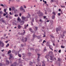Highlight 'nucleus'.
Segmentation results:
<instances>
[{
  "mask_svg": "<svg viewBox=\"0 0 66 66\" xmlns=\"http://www.w3.org/2000/svg\"><path fill=\"white\" fill-rule=\"evenodd\" d=\"M50 54L51 55V56L50 57L51 58L50 60H51L53 61V58L54 57V55L53 54V52H52V51H51V52H50Z\"/></svg>",
  "mask_w": 66,
  "mask_h": 66,
  "instance_id": "f257e3e1",
  "label": "nucleus"
},
{
  "mask_svg": "<svg viewBox=\"0 0 66 66\" xmlns=\"http://www.w3.org/2000/svg\"><path fill=\"white\" fill-rule=\"evenodd\" d=\"M53 20H50V24L51 26V28L50 29H52V28H53V25H52V24H53Z\"/></svg>",
  "mask_w": 66,
  "mask_h": 66,
  "instance_id": "f03ea898",
  "label": "nucleus"
},
{
  "mask_svg": "<svg viewBox=\"0 0 66 66\" xmlns=\"http://www.w3.org/2000/svg\"><path fill=\"white\" fill-rule=\"evenodd\" d=\"M61 27H60V28H56V32H57V33L59 34V32H60V31H61Z\"/></svg>",
  "mask_w": 66,
  "mask_h": 66,
  "instance_id": "7ed1b4c3",
  "label": "nucleus"
},
{
  "mask_svg": "<svg viewBox=\"0 0 66 66\" xmlns=\"http://www.w3.org/2000/svg\"><path fill=\"white\" fill-rule=\"evenodd\" d=\"M21 18L22 20H24L25 21H27L28 20V19L23 16H22Z\"/></svg>",
  "mask_w": 66,
  "mask_h": 66,
  "instance_id": "20e7f679",
  "label": "nucleus"
},
{
  "mask_svg": "<svg viewBox=\"0 0 66 66\" xmlns=\"http://www.w3.org/2000/svg\"><path fill=\"white\" fill-rule=\"evenodd\" d=\"M20 11H23V12H25L24 10L23 9V8L22 7V6H21V7H20Z\"/></svg>",
  "mask_w": 66,
  "mask_h": 66,
  "instance_id": "39448f33",
  "label": "nucleus"
},
{
  "mask_svg": "<svg viewBox=\"0 0 66 66\" xmlns=\"http://www.w3.org/2000/svg\"><path fill=\"white\" fill-rule=\"evenodd\" d=\"M24 39L25 40H24V39H22V41L23 42H27V38H25Z\"/></svg>",
  "mask_w": 66,
  "mask_h": 66,
  "instance_id": "423d86ee",
  "label": "nucleus"
},
{
  "mask_svg": "<svg viewBox=\"0 0 66 66\" xmlns=\"http://www.w3.org/2000/svg\"><path fill=\"white\" fill-rule=\"evenodd\" d=\"M22 28V26H20V25L19 24L18 25V28L19 29H21Z\"/></svg>",
  "mask_w": 66,
  "mask_h": 66,
  "instance_id": "0eeeda50",
  "label": "nucleus"
},
{
  "mask_svg": "<svg viewBox=\"0 0 66 66\" xmlns=\"http://www.w3.org/2000/svg\"><path fill=\"white\" fill-rule=\"evenodd\" d=\"M13 64H11V66H15L17 64V63L16 62L13 63Z\"/></svg>",
  "mask_w": 66,
  "mask_h": 66,
  "instance_id": "6e6552de",
  "label": "nucleus"
},
{
  "mask_svg": "<svg viewBox=\"0 0 66 66\" xmlns=\"http://www.w3.org/2000/svg\"><path fill=\"white\" fill-rule=\"evenodd\" d=\"M47 46H49V48H50V43L49 42V41L47 42Z\"/></svg>",
  "mask_w": 66,
  "mask_h": 66,
  "instance_id": "1a4fd4ad",
  "label": "nucleus"
},
{
  "mask_svg": "<svg viewBox=\"0 0 66 66\" xmlns=\"http://www.w3.org/2000/svg\"><path fill=\"white\" fill-rule=\"evenodd\" d=\"M45 57L48 59L49 57V54L47 55L46 56H45Z\"/></svg>",
  "mask_w": 66,
  "mask_h": 66,
  "instance_id": "9d476101",
  "label": "nucleus"
},
{
  "mask_svg": "<svg viewBox=\"0 0 66 66\" xmlns=\"http://www.w3.org/2000/svg\"><path fill=\"white\" fill-rule=\"evenodd\" d=\"M0 46H1V47H3L4 46V43L2 42V43L1 44V45H0Z\"/></svg>",
  "mask_w": 66,
  "mask_h": 66,
  "instance_id": "9b49d317",
  "label": "nucleus"
},
{
  "mask_svg": "<svg viewBox=\"0 0 66 66\" xmlns=\"http://www.w3.org/2000/svg\"><path fill=\"white\" fill-rule=\"evenodd\" d=\"M29 31H30L31 32H33V30H32V29L30 28H29Z\"/></svg>",
  "mask_w": 66,
  "mask_h": 66,
  "instance_id": "f8f14e48",
  "label": "nucleus"
},
{
  "mask_svg": "<svg viewBox=\"0 0 66 66\" xmlns=\"http://www.w3.org/2000/svg\"><path fill=\"white\" fill-rule=\"evenodd\" d=\"M9 55L10 56V57L9 58V60H10L11 58H12V57H13V56L11 54H10Z\"/></svg>",
  "mask_w": 66,
  "mask_h": 66,
  "instance_id": "ddd939ff",
  "label": "nucleus"
},
{
  "mask_svg": "<svg viewBox=\"0 0 66 66\" xmlns=\"http://www.w3.org/2000/svg\"><path fill=\"white\" fill-rule=\"evenodd\" d=\"M12 11H14L15 10V8L14 7H12Z\"/></svg>",
  "mask_w": 66,
  "mask_h": 66,
  "instance_id": "4468645a",
  "label": "nucleus"
},
{
  "mask_svg": "<svg viewBox=\"0 0 66 66\" xmlns=\"http://www.w3.org/2000/svg\"><path fill=\"white\" fill-rule=\"evenodd\" d=\"M52 19H55V16L54 15L52 16Z\"/></svg>",
  "mask_w": 66,
  "mask_h": 66,
  "instance_id": "2eb2a0df",
  "label": "nucleus"
},
{
  "mask_svg": "<svg viewBox=\"0 0 66 66\" xmlns=\"http://www.w3.org/2000/svg\"><path fill=\"white\" fill-rule=\"evenodd\" d=\"M2 20V22H3V23H5V21H4V20L3 19H1Z\"/></svg>",
  "mask_w": 66,
  "mask_h": 66,
  "instance_id": "dca6fc26",
  "label": "nucleus"
},
{
  "mask_svg": "<svg viewBox=\"0 0 66 66\" xmlns=\"http://www.w3.org/2000/svg\"><path fill=\"white\" fill-rule=\"evenodd\" d=\"M37 29H38V27H36L35 29V31H37Z\"/></svg>",
  "mask_w": 66,
  "mask_h": 66,
  "instance_id": "f3484780",
  "label": "nucleus"
},
{
  "mask_svg": "<svg viewBox=\"0 0 66 66\" xmlns=\"http://www.w3.org/2000/svg\"><path fill=\"white\" fill-rule=\"evenodd\" d=\"M61 7L62 8H65V6L64 5H61Z\"/></svg>",
  "mask_w": 66,
  "mask_h": 66,
  "instance_id": "a211bd4d",
  "label": "nucleus"
},
{
  "mask_svg": "<svg viewBox=\"0 0 66 66\" xmlns=\"http://www.w3.org/2000/svg\"><path fill=\"white\" fill-rule=\"evenodd\" d=\"M6 64H9V61H8V60L6 61Z\"/></svg>",
  "mask_w": 66,
  "mask_h": 66,
  "instance_id": "6ab92c4d",
  "label": "nucleus"
},
{
  "mask_svg": "<svg viewBox=\"0 0 66 66\" xmlns=\"http://www.w3.org/2000/svg\"><path fill=\"white\" fill-rule=\"evenodd\" d=\"M11 53V51L10 50L8 52V54H9V53Z\"/></svg>",
  "mask_w": 66,
  "mask_h": 66,
  "instance_id": "aec40b11",
  "label": "nucleus"
},
{
  "mask_svg": "<svg viewBox=\"0 0 66 66\" xmlns=\"http://www.w3.org/2000/svg\"><path fill=\"white\" fill-rule=\"evenodd\" d=\"M53 14L54 16V15H56V13L54 12H53L52 13Z\"/></svg>",
  "mask_w": 66,
  "mask_h": 66,
  "instance_id": "412c9836",
  "label": "nucleus"
},
{
  "mask_svg": "<svg viewBox=\"0 0 66 66\" xmlns=\"http://www.w3.org/2000/svg\"><path fill=\"white\" fill-rule=\"evenodd\" d=\"M10 46V45L8 43L7 44V45L6 46V48H7L8 47H9Z\"/></svg>",
  "mask_w": 66,
  "mask_h": 66,
  "instance_id": "4be33fe9",
  "label": "nucleus"
},
{
  "mask_svg": "<svg viewBox=\"0 0 66 66\" xmlns=\"http://www.w3.org/2000/svg\"><path fill=\"white\" fill-rule=\"evenodd\" d=\"M18 21H21V19H20L19 17H18Z\"/></svg>",
  "mask_w": 66,
  "mask_h": 66,
  "instance_id": "5701e85b",
  "label": "nucleus"
},
{
  "mask_svg": "<svg viewBox=\"0 0 66 66\" xmlns=\"http://www.w3.org/2000/svg\"><path fill=\"white\" fill-rule=\"evenodd\" d=\"M50 36H51L52 38H54V36H53V35H51Z\"/></svg>",
  "mask_w": 66,
  "mask_h": 66,
  "instance_id": "b1692460",
  "label": "nucleus"
},
{
  "mask_svg": "<svg viewBox=\"0 0 66 66\" xmlns=\"http://www.w3.org/2000/svg\"><path fill=\"white\" fill-rule=\"evenodd\" d=\"M46 43V41H45V40H43V44H44L45 43Z\"/></svg>",
  "mask_w": 66,
  "mask_h": 66,
  "instance_id": "393cba45",
  "label": "nucleus"
},
{
  "mask_svg": "<svg viewBox=\"0 0 66 66\" xmlns=\"http://www.w3.org/2000/svg\"><path fill=\"white\" fill-rule=\"evenodd\" d=\"M64 35H61V38H64Z\"/></svg>",
  "mask_w": 66,
  "mask_h": 66,
  "instance_id": "a878e982",
  "label": "nucleus"
},
{
  "mask_svg": "<svg viewBox=\"0 0 66 66\" xmlns=\"http://www.w3.org/2000/svg\"><path fill=\"white\" fill-rule=\"evenodd\" d=\"M61 48H65V46H63V45H62L61 46Z\"/></svg>",
  "mask_w": 66,
  "mask_h": 66,
  "instance_id": "bb28decb",
  "label": "nucleus"
},
{
  "mask_svg": "<svg viewBox=\"0 0 66 66\" xmlns=\"http://www.w3.org/2000/svg\"><path fill=\"white\" fill-rule=\"evenodd\" d=\"M4 11L5 13H6V9H4Z\"/></svg>",
  "mask_w": 66,
  "mask_h": 66,
  "instance_id": "cd10ccee",
  "label": "nucleus"
},
{
  "mask_svg": "<svg viewBox=\"0 0 66 66\" xmlns=\"http://www.w3.org/2000/svg\"><path fill=\"white\" fill-rule=\"evenodd\" d=\"M3 13L2 12V11H0V14H2Z\"/></svg>",
  "mask_w": 66,
  "mask_h": 66,
  "instance_id": "c85d7f7f",
  "label": "nucleus"
},
{
  "mask_svg": "<svg viewBox=\"0 0 66 66\" xmlns=\"http://www.w3.org/2000/svg\"><path fill=\"white\" fill-rule=\"evenodd\" d=\"M18 14H15L14 15V16L15 17H18Z\"/></svg>",
  "mask_w": 66,
  "mask_h": 66,
  "instance_id": "c756f323",
  "label": "nucleus"
},
{
  "mask_svg": "<svg viewBox=\"0 0 66 66\" xmlns=\"http://www.w3.org/2000/svg\"><path fill=\"white\" fill-rule=\"evenodd\" d=\"M0 66H3V64L1 63H0Z\"/></svg>",
  "mask_w": 66,
  "mask_h": 66,
  "instance_id": "7c9ffc66",
  "label": "nucleus"
},
{
  "mask_svg": "<svg viewBox=\"0 0 66 66\" xmlns=\"http://www.w3.org/2000/svg\"><path fill=\"white\" fill-rule=\"evenodd\" d=\"M22 22L23 23H24V21L23 20L21 21V23H22Z\"/></svg>",
  "mask_w": 66,
  "mask_h": 66,
  "instance_id": "2f4dec72",
  "label": "nucleus"
},
{
  "mask_svg": "<svg viewBox=\"0 0 66 66\" xmlns=\"http://www.w3.org/2000/svg\"><path fill=\"white\" fill-rule=\"evenodd\" d=\"M9 11H12V9H11V8H9Z\"/></svg>",
  "mask_w": 66,
  "mask_h": 66,
  "instance_id": "473e14b6",
  "label": "nucleus"
},
{
  "mask_svg": "<svg viewBox=\"0 0 66 66\" xmlns=\"http://www.w3.org/2000/svg\"><path fill=\"white\" fill-rule=\"evenodd\" d=\"M46 47H45L44 48V51H46V50H47L46 49Z\"/></svg>",
  "mask_w": 66,
  "mask_h": 66,
  "instance_id": "72a5a7b5",
  "label": "nucleus"
},
{
  "mask_svg": "<svg viewBox=\"0 0 66 66\" xmlns=\"http://www.w3.org/2000/svg\"><path fill=\"white\" fill-rule=\"evenodd\" d=\"M58 61H60V59L59 58V57L58 58Z\"/></svg>",
  "mask_w": 66,
  "mask_h": 66,
  "instance_id": "f704fd0d",
  "label": "nucleus"
},
{
  "mask_svg": "<svg viewBox=\"0 0 66 66\" xmlns=\"http://www.w3.org/2000/svg\"><path fill=\"white\" fill-rule=\"evenodd\" d=\"M35 36H36L34 35H34H33V37H35Z\"/></svg>",
  "mask_w": 66,
  "mask_h": 66,
  "instance_id": "c9c22d12",
  "label": "nucleus"
},
{
  "mask_svg": "<svg viewBox=\"0 0 66 66\" xmlns=\"http://www.w3.org/2000/svg\"><path fill=\"white\" fill-rule=\"evenodd\" d=\"M18 56H19V57H21V55H20V54H18Z\"/></svg>",
  "mask_w": 66,
  "mask_h": 66,
  "instance_id": "e433bc0d",
  "label": "nucleus"
},
{
  "mask_svg": "<svg viewBox=\"0 0 66 66\" xmlns=\"http://www.w3.org/2000/svg\"><path fill=\"white\" fill-rule=\"evenodd\" d=\"M54 1H53V0H51V3L52 2H53Z\"/></svg>",
  "mask_w": 66,
  "mask_h": 66,
  "instance_id": "4c0bfd02",
  "label": "nucleus"
},
{
  "mask_svg": "<svg viewBox=\"0 0 66 66\" xmlns=\"http://www.w3.org/2000/svg\"><path fill=\"white\" fill-rule=\"evenodd\" d=\"M21 46L22 47H23V46H24V45L23 44H21Z\"/></svg>",
  "mask_w": 66,
  "mask_h": 66,
  "instance_id": "58836bf2",
  "label": "nucleus"
},
{
  "mask_svg": "<svg viewBox=\"0 0 66 66\" xmlns=\"http://www.w3.org/2000/svg\"><path fill=\"white\" fill-rule=\"evenodd\" d=\"M58 16H60L61 15V13H58Z\"/></svg>",
  "mask_w": 66,
  "mask_h": 66,
  "instance_id": "ea45409f",
  "label": "nucleus"
},
{
  "mask_svg": "<svg viewBox=\"0 0 66 66\" xmlns=\"http://www.w3.org/2000/svg\"><path fill=\"white\" fill-rule=\"evenodd\" d=\"M61 50H59V53H61Z\"/></svg>",
  "mask_w": 66,
  "mask_h": 66,
  "instance_id": "a19ab883",
  "label": "nucleus"
},
{
  "mask_svg": "<svg viewBox=\"0 0 66 66\" xmlns=\"http://www.w3.org/2000/svg\"><path fill=\"white\" fill-rule=\"evenodd\" d=\"M50 49H51V50L53 51V49H52V48H50Z\"/></svg>",
  "mask_w": 66,
  "mask_h": 66,
  "instance_id": "79ce46f5",
  "label": "nucleus"
},
{
  "mask_svg": "<svg viewBox=\"0 0 66 66\" xmlns=\"http://www.w3.org/2000/svg\"><path fill=\"white\" fill-rule=\"evenodd\" d=\"M2 41H0V45L1 44V43H2Z\"/></svg>",
  "mask_w": 66,
  "mask_h": 66,
  "instance_id": "37998d69",
  "label": "nucleus"
},
{
  "mask_svg": "<svg viewBox=\"0 0 66 66\" xmlns=\"http://www.w3.org/2000/svg\"><path fill=\"white\" fill-rule=\"evenodd\" d=\"M6 15V14L4 13L3 14V16H5Z\"/></svg>",
  "mask_w": 66,
  "mask_h": 66,
  "instance_id": "c03bdc74",
  "label": "nucleus"
},
{
  "mask_svg": "<svg viewBox=\"0 0 66 66\" xmlns=\"http://www.w3.org/2000/svg\"><path fill=\"white\" fill-rule=\"evenodd\" d=\"M46 17L45 16H43V18H44V19H46Z\"/></svg>",
  "mask_w": 66,
  "mask_h": 66,
  "instance_id": "a18cd8bd",
  "label": "nucleus"
},
{
  "mask_svg": "<svg viewBox=\"0 0 66 66\" xmlns=\"http://www.w3.org/2000/svg\"><path fill=\"white\" fill-rule=\"evenodd\" d=\"M19 16H20V17H21V13L20 14Z\"/></svg>",
  "mask_w": 66,
  "mask_h": 66,
  "instance_id": "49530a36",
  "label": "nucleus"
},
{
  "mask_svg": "<svg viewBox=\"0 0 66 66\" xmlns=\"http://www.w3.org/2000/svg\"><path fill=\"white\" fill-rule=\"evenodd\" d=\"M39 21H40V22H43V21H42V19H40Z\"/></svg>",
  "mask_w": 66,
  "mask_h": 66,
  "instance_id": "de8ad7c7",
  "label": "nucleus"
},
{
  "mask_svg": "<svg viewBox=\"0 0 66 66\" xmlns=\"http://www.w3.org/2000/svg\"><path fill=\"white\" fill-rule=\"evenodd\" d=\"M42 66H45V64H43L42 65Z\"/></svg>",
  "mask_w": 66,
  "mask_h": 66,
  "instance_id": "09e8293b",
  "label": "nucleus"
},
{
  "mask_svg": "<svg viewBox=\"0 0 66 66\" xmlns=\"http://www.w3.org/2000/svg\"><path fill=\"white\" fill-rule=\"evenodd\" d=\"M37 60L38 61H39V59L38 58L37 59Z\"/></svg>",
  "mask_w": 66,
  "mask_h": 66,
  "instance_id": "8fccbe9b",
  "label": "nucleus"
},
{
  "mask_svg": "<svg viewBox=\"0 0 66 66\" xmlns=\"http://www.w3.org/2000/svg\"><path fill=\"white\" fill-rule=\"evenodd\" d=\"M1 6H4V5L3 4H1Z\"/></svg>",
  "mask_w": 66,
  "mask_h": 66,
  "instance_id": "3c124183",
  "label": "nucleus"
},
{
  "mask_svg": "<svg viewBox=\"0 0 66 66\" xmlns=\"http://www.w3.org/2000/svg\"><path fill=\"white\" fill-rule=\"evenodd\" d=\"M37 55H38V56H40V54H37Z\"/></svg>",
  "mask_w": 66,
  "mask_h": 66,
  "instance_id": "603ef678",
  "label": "nucleus"
},
{
  "mask_svg": "<svg viewBox=\"0 0 66 66\" xmlns=\"http://www.w3.org/2000/svg\"><path fill=\"white\" fill-rule=\"evenodd\" d=\"M44 3H45V4H46L47 3V2H46V1H45L44 2Z\"/></svg>",
  "mask_w": 66,
  "mask_h": 66,
  "instance_id": "864d4df0",
  "label": "nucleus"
},
{
  "mask_svg": "<svg viewBox=\"0 0 66 66\" xmlns=\"http://www.w3.org/2000/svg\"><path fill=\"white\" fill-rule=\"evenodd\" d=\"M28 14L29 16V17H30V16H31V15H30V14H29V13H28Z\"/></svg>",
  "mask_w": 66,
  "mask_h": 66,
  "instance_id": "5fc2aeb1",
  "label": "nucleus"
},
{
  "mask_svg": "<svg viewBox=\"0 0 66 66\" xmlns=\"http://www.w3.org/2000/svg\"><path fill=\"white\" fill-rule=\"evenodd\" d=\"M28 54H29V55H30V54H31V53H28Z\"/></svg>",
  "mask_w": 66,
  "mask_h": 66,
  "instance_id": "6e6d98bb",
  "label": "nucleus"
},
{
  "mask_svg": "<svg viewBox=\"0 0 66 66\" xmlns=\"http://www.w3.org/2000/svg\"><path fill=\"white\" fill-rule=\"evenodd\" d=\"M4 37H5V36H6V34H4Z\"/></svg>",
  "mask_w": 66,
  "mask_h": 66,
  "instance_id": "4d7b16f0",
  "label": "nucleus"
},
{
  "mask_svg": "<svg viewBox=\"0 0 66 66\" xmlns=\"http://www.w3.org/2000/svg\"><path fill=\"white\" fill-rule=\"evenodd\" d=\"M6 18H8V15H7V16H6Z\"/></svg>",
  "mask_w": 66,
  "mask_h": 66,
  "instance_id": "13d9d810",
  "label": "nucleus"
},
{
  "mask_svg": "<svg viewBox=\"0 0 66 66\" xmlns=\"http://www.w3.org/2000/svg\"><path fill=\"white\" fill-rule=\"evenodd\" d=\"M10 15H12L13 14L12 13H11V12H10Z\"/></svg>",
  "mask_w": 66,
  "mask_h": 66,
  "instance_id": "bf43d9fd",
  "label": "nucleus"
},
{
  "mask_svg": "<svg viewBox=\"0 0 66 66\" xmlns=\"http://www.w3.org/2000/svg\"><path fill=\"white\" fill-rule=\"evenodd\" d=\"M46 37V35H44L43 36V37Z\"/></svg>",
  "mask_w": 66,
  "mask_h": 66,
  "instance_id": "052dcab7",
  "label": "nucleus"
},
{
  "mask_svg": "<svg viewBox=\"0 0 66 66\" xmlns=\"http://www.w3.org/2000/svg\"><path fill=\"white\" fill-rule=\"evenodd\" d=\"M54 60H56V58H55V57H54Z\"/></svg>",
  "mask_w": 66,
  "mask_h": 66,
  "instance_id": "680f3d73",
  "label": "nucleus"
},
{
  "mask_svg": "<svg viewBox=\"0 0 66 66\" xmlns=\"http://www.w3.org/2000/svg\"><path fill=\"white\" fill-rule=\"evenodd\" d=\"M23 6H24V8H26V6H25V5H23Z\"/></svg>",
  "mask_w": 66,
  "mask_h": 66,
  "instance_id": "e2e57ef3",
  "label": "nucleus"
},
{
  "mask_svg": "<svg viewBox=\"0 0 66 66\" xmlns=\"http://www.w3.org/2000/svg\"><path fill=\"white\" fill-rule=\"evenodd\" d=\"M2 56H3V57L4 56V54H3L2 55Z\"/></svg>",
  "mask_w": 66,
  "mask_h": 66,
  "instance_id": "0e129e2a",
  "label": "nucleus"
},
{
  "mask_svg": "<svg viewBox=\"0 0 66 66\" xmlns=\"http://www.w3.org/2000/svg\"><path fill=\"white\" fill-rule=\"evenodd\" d=\"M39 13H38V14H41V12H39Z\"/></svg>",
  "mask_w": 66,
  "mask_h": 66,
  "instance_id": "69168bd1",
  "label": "nucleus"
},
{
  "mask_svg": "<svg viewBox=\"0 0 66 66\" xmlns=\"http://www.w3.org/2000/svg\"><path fill=\"white\" fill-rule=\"evenodd\" d=\"M61 9H59V11H61Z\"/></svg>",
  "mask_w": 66,
  "mask_h": 66,
  "instance_id": "338daca9",
  "label": "nucleus"
},
{
  "mask_svg": "<svg viewBox=\"0 0 66 66\" xmlns=\"http://www.w3.org/2000/svg\"><path fill=\"white\" fill-rule=\"evenodd\" d=\"M53 45L54 46H55V44L54 43H53Z\"/></svg>",
  "mask_w": 66,
  "mask_h": 66,
  "instance_id": "774afa93",
  "label": "nucleus"
}]
</instances>
